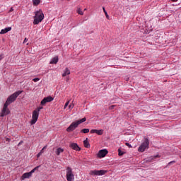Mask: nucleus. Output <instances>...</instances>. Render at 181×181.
<instances>
[{
  "mask_svg": "<svg viewBox=\"0 0 181 181\" xmlns=\"http://www.w3.org/2000/svg\"><path fill=\"white\" fill-rule=\"evenodd\" d=\"M45 19V14L43 13V11L42 9H40L35 12L34 16V25H39L42 21Z\"/></svg>",
  "mask_w": 181,
  "mask_h": 181,
  "instance_id": "nucleus-1",
  "label": "nucleus"
},
{
  "mask_svg": "<svg viewBox=\"0 0 181 181\" xmlns=\"http://www.w3.org/2000/svg\"><path fill=\"white\" fill-rule=\"evenodd\" d=\"M86 117H83L79 120H77L76 122H73L69 127L66 129L67 132H71V131H74L80 124H83V122H86Z\"/></svg>",
  "mask_w": 181,
  "mask_h": 181,
  "instance_id": "nucleus-2",
  "label": "nucleus"
},
{
  "mask_svg": "<svg viewBox=\"0 0 181 181\" xmlns=\"http://www.w3.org/2000/svg\"><path fill=\"white\" fill-rule=\"evenodd\" d=\"M22 90H18L16 92H15L14 93H13L12 95H11L6 100L5 104H7L8 105H9L10 104H12V103H13L14 101L16 100V98H18V97H19V95H21V94H22Z\"/></svg>",
  "mask_w": 181,
  "mask_h": 181,
  "instance_id": "nucleus-3",
  "label": "nucleus"
},
{
  "mask_svg": "<svg viewBox=\"0 0 181 181\" xmlns=\"http://www.w3.org/2000/svg\"><path fill=\"white\" fill-rule=\"evenodd\" d=\"M148 148H149V139H148L147 138H144V141L139 146L138 151L145 152V151L148 149Z\"/></svg>",
  "mask_w": 181,
  "mask_h": 181,
  "instance_id": "nucleus-4",
  "label": "nucleus"
},
{
  "mask_svg": "<svg viewBox=\"0 0 181 181\" xmlns=\"http://www.w3.org/2000/svg\"><path fill=\"white\" fill-rule=\"evenodd\" d=\"M66 180L67 181H74V174L73 173V169L70 167L66 168Z\"/></svg>",
  "mask_w": 181,
  "mask_h": 181,
  "instance_id": "nucleus-5",
  "label": "nucleus"
},
{
  "mask_svg": "<svg viewBox=\"0 0 181 181\" xmlns=\"http://www.w3.org/2000/svg\"><path fill=\"white\" fill-rule=\"evenodd\" d=\"M106 172L107 170H94L90 171V175L91 176H103V175H105Z\"/></svg>",
  "mask_w": 181,
  "mask_h": 181,
  "instance_id": "nucleus-6",
  "label": "nucleus"
},
{
  "mask_svg": "<svg viewBox=\"0 0 181 181\" xmlns=\"http://www.w3.org/2000/svg\"><path fill=\"white\" fill-rule=\"evenodd\" d=\"M8 104L4 103L0 117H5L6 115H9L11 111L8 108Z\"/></svg>",
  "mask_w": 181,
  "mask_h": 181,
  "instance_id": "nucleus-7",
  "label": "nucleus"
},
{
  "mask_svg": "<svg viewBox=\"0 0 181 181\" xmlns=\"http://www.w3.org/2000/svg\"><path fill=\"white\" fill-rule=\"evenodd\" d=\"M37 118H39V112L34 110L33 112L32 120L30 121L31 125H35V123L37 122Z\"/></svg>",
  "mask_w": 181,
  "mask_h": 181,
  "instance_id": "nucleus-8",
  "label": "nucleus"
},
{
  "mask_svg": "<svg viewBox=\"0 0 181 181\" xmlns=\"http://www.w3.org/2000/svg\"><path fill=\"white\" fill-rule=\"evenodd\" d=\"M54 98L52 96H47L46 98H44L43 100L41 101L40 104L41 105H46L47 103H52Z\"/></svg>",
  "mask_w": 181,
  "mask_h": 181,
  "instance_id": "nucleus-9",
  "label": "nucleus"
},
{
  "mask_svg": "<svg viewBox=\"0 0 181 181\" xmlns=\"http://www.w3.org/2000/svg\"><path fill=\"white\" fill-rule=\"evenodd\" d=\"M107 153H108V151L107 149L100 150L98 153V158H104Z\"/></svg>",
  "mask_w": 181,
  "mask_h": 181,
  "instance_id": "nucleus-10",
  "label": "nucleus"
},
{
  "mask_svg": "<svg viewBox=\"0 0 181 181\" xmlns=\"http://www.w3.org/2000/svg\"><path fill=\"white\" fill-rule=\"evenodd\" d=\"M69 146L70 148H71V149H74V151H81V148H79L78 145L76 143H72L69 145Z\"/></svg>",
  "mask_w": 181,
  "mask_h": 181,
  "instance_id": "nucleus-11",
  "label": "nucleus"
},
{
  "mask_svg": "<svg viewBox=\"0 0 181 181\" xmlns=\"http://www.w3.org/2000/svg\"><path fill=\"white\" fill-rule=\"evenodd\" d=\"M12 30L11 27H7L4 29H2L0 32V35H5V33H8V32H11Z\"/></svg>",
  "mask_w": 181,
  "mask_h": 181,
  "instance_id": "nucleus-12",
  "label": "nucleus"
},
{
  "mask_svg": "<svg viewBox=\"0 0 181 181\" xmlns=\"http://www.w3.org/2000/svg\"><path fill=\"white\" fill-rule=\"evenodd\" d=\"M32 177L31 173H25L21 176V180H25V179H29V177Z\"/></svg>",
  "mask_w": 181,
  "mask_h": 181,
  "instance_id": "nucleus-13",
  "label": "nucleus"
},
{
  "mask_svg": "<svg viewBox=\"0 0 181 181\" xmlns=\"http://www.w3.org/2000/svg\"><path fill=\"white\" fill-rule=\"evenodd\" d=\"M59 62V57H54L51 61H50V64H57V62Z\"/></svg>",
  "mask_w": 181,
  "mask_h": 181,
  "instance_id": "nucleus-14",
  "label": "nucleus"
},
{
  "mask_svg": "<svg viewBox=\"0 0 181 181\" xmlns=\"http://www.w3.org/2000/svg\"><path fill=\"white\" fill-rule=\"evenodd\" d=\"M63 152H64V149H63V148H58L57 149V151H55V153H56V155L57 156H59V155L61 154V153H63Z\"/></svg>",
  "mask_w": 181,
  "mask_h": 181,
  "instance_id": "nucleus-15",
  "label": "nucleus"
},
{
  "mask_svg": "<svg viewBox=\"0 0 181 181\" xmlns=\"http://www.w3.org/2000/svg\"><path fill=\"white\" fill-rule=\"evenodd\" d=\"M70 74V69L69 68H66L62 74V77H66V76H69Z\"/></svg>",
  "mask_w": 181,
  "mask_h": 181,
  "instance_id": "nucleus-16",
  "label": "nucleus"
},
{
  "mask_svg": "<svg viewBox=\"0 0 181 181\" xmlns=\"http://www.w3.org/2000/svg\"><path fill=\"white\" fill-rule=\"evenodd\" d=\"M83 145H84L85 148H90V143L88 142V138H86L83 141Z\"/></svg>",
  "mask_w": 181,
  "mask_h": 181,
  "instance_id": "nucleus-17",
  "label": "nucleus"
},
{
  "mask_svg": "<svg viewBox=\"0 0 181 181\" xmlns=\"http://www.w3.org/2000/svg\"><path fill=\"white\" fill-rule=\"evenodd\" d=\"M40 4V0H33V5L37 6Z\"/></svg>",
  "mask_w": 181,
  "mask_h": 181,
  "instance_id": "nucleus-18",
  "label": "nucleus"
},
{
  "mask_svg": "<svg viewBox=\"0 0 181 181\" xmlns=\"http://www.w3.org/2000/svg\"><path fill=\"white\" fill-rule=\"evenodd\" d=\"M81 132H83V134H88V132H90V129H83L81 130Z\"/></svg>",
  "mask_w": 181,
  "mask_h": 181,
  "instance_id": "nucleus-19",
  "label": "nucleus"
},
{
  "mask_svg": "<svg viewBox=\"0 0 181 181\" xmlns=\"http://www.w3.org/2000/svg\"><path fill=\"white\" fill-rule=\"evenodd\" d=\"M103 129H96L95 134H97V135H103Z\"/></svg>",
  "mask_w": 181,
  "mask_h": 181,
  "instance_id": "nucleus-20",
  "label": "nucleus"
},
{
  "mask_svg": "<svg viewBox=\"0 0 181 181\" xmlns=\"http://www.w3.org/2000/svg\"><path fill=\"white\" fill-rule=\"evenodd\" d=\"M103 12L105 13V16L107 19H110V16H108V13H107V11H105V8L103 7Z\"/></svg>",
  "mask_w": 181,
  "mask_h": 181,
  "instance_id": "nucleus-21",
  "label": "nucleus"
},
{
  "mask_svg": "<svg viewBox=\"0 0 181 181\" xmlns=\"http://www.w3.org/2000/svg\"><path fill=\"white\" fill-rule=\"evenodd\" d=\"M36 169H39V166L35 167L30 172H29V173H31V176H32V174L35 173V172L36 171Z\"/></svg>",
  "mask_w": 181,
  "mask_h": 181,
  "instance_id": "nucleus-22",
  "label": "nucleus"
},
{
  "mask_svg": "<svg viewBox=\"0 0 181 181\" xmlns=\"http://www.w3.org/2000/svg\"><path fill=\"white\" fill-rule=\"evenodd\" d=\"M118 153H119V156H122V155H124V151H121L120 148L118 149Z\"/></svg>",
  "mask_w": 181,
  "mask_h": 181,
  "instance_id": "nucleus-23",
  "label": "nucleus"
},
{
  "mask_svg": "<svg viewBox=\"0 0 181 181\" xmlns=\"http://www.w3.org/2000/svg\"><path fill=\"white\" fill-rule=\"evenodd\" d=\"M78 13L79 15H84V13L83 12V11H81V8H78Z\"/></svg>",
  "mask_w": 181,
  "mask_h": 181,
  "instance_id": "nucleus-24",
  "label": "nucleus"
},
{
  "mask_svg": "<svg viewBox=\"0 0 181 181\" xmlns=\"http://www.w3.org/2000/svg\"><path fill=\"white\" fill-rule=\"evenodd\" d=\"M43 153V150H41L37 155V158H40L42 156V154Z\"/></svg>",
  "mask_w": 181,
  "mask_h": 181,
  "instance_id": "nucleus-25",
  "label": "nucleus"
},
{
  "mask_svg": "<svg viewBox=\"0 0 181 181\" xmlns=\"http://www.w3.org/2000/svg\"><path fill=\"white\" fill-rule=\"evenodd\" d=\"M69 104H70V100L67 101L65 105H64V110H66V108H67V107L69 106Z\"/></svg>",
  "mask_w": 181,
  "mask_h": 181,
  "instance_id": "nucleus-26",
  "label": "nucleus"
},
{
  "mask_svg": "<svg viewBox=\"0 0 181 181\" xmlns=\"http://www.w3.org/2000/svg\"><path fill=\"white\" fill-rule=\"evenodd\" d=\"M173 163H176V161L175 160H173V161H170L168 163V166H170V165H173Z\"/></svg>",
  "mask_w": 181,
  "mask_h": 181,
  "instance_id": "nucleus-27",
  "label": "nucleus"
},
{
  "mask_svg": "<svg viewBox=\"0 0 181 181\" xmlns=\"http://www.w3.org/2000/svg\"><path fill=\"white\" fill-rule=\"evenodd\" d=\"M40 110H43V107H38L37 108V110H35V111H37V112H40Z\"/></svg>",
  "mask_w": 181,
  "mask_h": 181,
  "instance_id": "nucleus-28",
  "label": "nucleus"
},
{
  "mask_svg": "<svg viewBox=\"0 0 181 181\" xmlns=\"http://www.w3.org/2000/svg\"><path fill=\"white\" fill-rule=\"evenodd\" d=\"M40 80V78H35L34 79H33V81H34L35 83H37V81H39Z\"/></svg>",
  "mask_w": 181,
  "mask_h": 181,
  "instance_id": "nucleus-29",
  "label": "nucleus"
},
{
  "mask_svg": "<svg viewBox=\"0 0 181 181\" xmlns=\"http://www.w3.org/2000/svg\"><path fill=\"white\" fill-rule=\"evenodd\" d=\"M69 110H73V108H74V104L69 105Z\"/></svg>",
  "mask_w": 181,
  "mask_h": 181,
  "instance_id": "nucleus-30",
  "label": "nucleus"
},
{
  "mask_svg": "<svg viewBox=\"0 0 181 181\" xmlns=\"http://www.w3.org/2000/svg\"><path fill=\"white\" fill-rule=\"evenodd\" d=\"M126 146H128V148H132V146L129 143H125Z\"/></svg>",
  "mask_w": 181,
  "mask_h": 181,
  "instance_id": "nucleus-31",
  "label": "nucleus"
},
{
  "mask_svg": "<svg viewBox=\"0 0 181 181\" xmlns=\"http://www.w3.org/2000/svg\"><path fill=\"white\" fill-rule=\"evenodd\" d=\"M97 129H92L90 130V134H95Z\"/></svg>",
  "mask_w": 181,
  "mask_h": 181,
  "instance_id": "nucleus-32",
  "label": "nucleus"
},
{
  "mask_svg": "<svg viewBox=\"0 0 181 181\" xmlns=\"http://www.w3.org/2000/svg\"><path fill=\"white\" fill-rule=\"evenodd\" d=\"M47 146H45L42 149L41 151H42V152H45V149H47Z\"/></svg>",
  "mask_w": 181,
  "mask_h": 181,
  "instance_id": "nucleus-33",
  "label": "nucleus"
},
{
  "mask_svg": "<svg viewBox=\"0 0 181 181\" xmlns=\"http://www.w3.org/2000/svg\"><path fill=\"white\" fill-rule=\"evenodd\" d=\"M22 144H23V141H21L18 144V146H21V145H22Z\"/></svg>",
  "mask_w": 181,
  "mask_h": 181,
  "instance_id": "nucleus-34",
  "label": "nucleus"
},
{
  "mask_svg": "<svg viewBox=\"0 0 181 181\" xmlns=\"http://www.w3.org/2000/svg\"><path fill=\"white\" fill-rule=\"evenodd\" d=\"M4 59V54H0V60H2Z\"/></svg>",
  "mask_w": 181,
  "mask_h": 181,
  "instance_id": "nucleus-35",
  "label": "nucleus"
},
{
  "mask_svg": "<svg viewBox=\"0 0 181 181\" xmlns=\"http://www.w3.org/2000/svg\"><path fill=\"white\" fill-rule=\"evenodd\" d=\"M26 42H28V38L24 39L23 43H26Z\"/></svg>",
  "mask_w": 181,
  "mask_h": 181,
  "instance_id": "nucleus-36",
  "label": "nucleus"
},
{
  "mask_svg": "<svg viewBox=\"0 0 181 181\" xmlns=\"http://www.w3.org/2000/svg\"><path fill=\"white\" fill-rule=\"evenodd\" d=\"M12 11H13V8H11V9H10V12H12Z\"/></svg>",
  "mask_w": 181,
  "mask_h": 181,
  "instance_id": "nucleus-37",
  "label": "nucleus"
},
{
  "mask_svg": "<svg viewBox=\"0 0 181 181\" xmlns=\"http://www.w3.org/2000/svg\"><path fill=\"white\" fill-rule=\"evenodd\" d=\"M69 78H66V81H69Z\"/></svg>",
  "mask_w": 181,
  "mask_h": 181,
  "instance_id": "nucleus-38",
  "label": "nucleus"
},
{
  "mask_svg": "<svg viewBox=\"0 0 181 181\" xmlns=\"http://www.w3.org/2000/svg\"><path fill=\"white\" fill-rule=\"evenodd\" d=\"M172 1H177V0H172Z\"/></svg>",
  "mask_w": 181,
  "mask_h": 181,
  "instance_id": "nucleus-39",
  "label": "nucleus"
}]
</instances>
